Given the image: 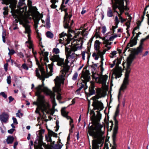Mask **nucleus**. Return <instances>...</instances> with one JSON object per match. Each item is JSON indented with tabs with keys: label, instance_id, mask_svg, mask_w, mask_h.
<instances>
[{
	"label": "nucleus",
	"instance_id": "nucleus-52",
	"mask_svg": "<svg viewBox=\"0 0 149 149\" xmlns=\"http://www.w3.org/2000/svg\"><path fill=\"white\" fill-rule=\"evenodd\" d=\"M119 23V21L118 19V17L117 16L115 17V25H118Z\"/></svg>",
	"mask_w": 149,
	"mask_h": 149
},
{
	"label": "nucleus",
	"instance_id": "nucleus-29",
	"mask_svg": "<svg viewBox=\"0 0 149 149\" xmlns=\"http://www.w3.org/2000/svg\"><path fill=\"white\" fill-rule=\"evenodd\" d=\"M100 42L99 40H96L95 41L94 45V48L95 50L97 51V52H98V51H100L99 50V47H100Z\"/></svg>",
	"mask_w": 149,
	"mask_h": 149
},
{
	"label": "nucleus",
	"instance_id": "nucleus-11",
	"mask_svg": "<svg viewBox=\"0 0 149 149\" xmlns=\"http://www.w3.org/2000/svg\"><path fill=\"white\" fill-rule=\"evenodd\" d=\"M25 0H19L17 8L21 15L23 16L26 12L27 6L24 4Z\"/></svg>",
	"mask_w": 149,
	"mask_h": 149
},
{
	"label": "nucleus",
	"instance_id": "nucleus-38",
	"mask_svg": "<svg viewBox=\"0 0 149 149\" xmlns=\"http://www.w3.org/2000/svg\"><path fill=\"white\" fill-rule=\"evenodd\" d=\"M118 6H113V10L114 11V12L116 13L118 15V17H119V19L120 18L122 17L121 16V13H119L116 10V9L117 8Z\"/></svg>",
	"mask_w": 149,
	"mask_h": 149
},
{
	"label": "nucleus",
	"instance_id": "nucleus-42",
	"mask_svg": "<svg viewBox=\"0 0 149 149\" xmlns=\"http://www.w3.org/2000/svg\"><path fill=\"white\" fill-rule=\"evenodd\" d=\"M111 43L112 42H109V41L106 45H105V47L107 48L106 49H107V51L109 50L111 48V47L109 46L111 45Z\"/></svg>",
	"mask_w": 149,
	"mask_h": 149
},
{
	"label": "nucleus",
	"instance_id": "nucleus-60",
	"mask_svg": "<svg viewBox=\"0 0 149 149\" xmlns=\"http://www.w3.org/2000/svg\"><path fill=\"white\" fill-rule=\"evenodd\" d=\"M141 23H140L139 24H137V26L135 27L134 28V31H135L137 29H139V26L141 25Z\"/></svg>",
	"mask_w": 149,
	"mask_h": 149
},
{
	"label": "nucleus",
	"instance_id": "nucleus-13",
	"mask_svg": "<svg viewBox=\"0 0 149 149\" xmlns=\"http://www.w3.org/2000/svg\"><path fill=\"white\" fill-rule=\"evenodd\" d=\"M103 68H102L101 69V74L100 76L99 77L97 82L100 84H101L103 86H105L106 85L107 80V79L108 76L106 74L104 75H102V72L103 71Z\"/></svg>",
	"mask_w": 149,
	"mask_h": 149
},
{
	"label": "nucleus",
	"instance_id": "nucleus-62",
	"mask_svg": "<svg viewBox=\"0 0 149 149\" xmlns=\"http://www.w3.org/2000/svg\"><path fill=\"white\" fill-rule=\"evenodd\" d=\"M102 32L103 33H104L106 31V29L105 26H104L102 28Z\"/></svg>",
	"mask_w": 149,
	"mask_h": 149
},
{
	"label": "nucleus",
	"instance_id": "nucleus-56",
	"mask_svg": "<svg viewBox=\"0 0 149 149\" xmlns=\"http://www.w3.org/2000/svg\"><path fill=\"white\" fill-rule=\"evenodd\" d=\"M15 53V51L13 49H11L10 52H9L8 54L10 55H13Z\"/></svg>",
	"mask_w": 149,
	"mask_h": 149
},
{
	"label": "nucleus",
	"instance_id": "nucleus-27",
	"mask_svg": "<svg viewBox=\"0 0 149 149\" xmlns=\"http://www.w3.org/2000/svg\"><path fill=\"white\" fill-rule=\"evenodd\" d=\"M113 74L115 76V78L116 79H117L118 78H119L122 75L121 72L118 70H116L114 71Z\"/></svg>",
	"mask_w": 149,
	"mask_h": 149
},
{
	"label": "nucleus",
	"instance_id": "nucleus-14",
	"mask_svg": "<svg viewBox=\"0 0 149 149\" xmlns=\"http://www.w3.org/2000/svg\"><path fill=\"white\" fill-rule=\"evenodd\" d=\"M92 105L94 110H98L101 111L104 108L103 104L100 101L98 100H95L93 102Z\"/></svg>",
	"mask_w": 149,
	"mask_h": 149
},
{
	"label": "nucleus",
	"instance_id": "nucleus-28",
	"mask_svg": "<svg viewBox=\"0 0 149 149\" xmlns=\"http://www.w3.org/2000/svg\"><path fill=\"white\" fill-rule=\"evenodd\" d=\"M86 54L87 56V58L89 60L90 56V54L89 53V51L87 52H83L81 53L82 59L83 60H85V54Z\"/></svg>",
	"mask_w": 149,
	"mask_h": 149
},
{
	"label": "nucleus",
	"instance_id": "nucleus-36",
	"mask_svg": "<svg viewBox=\"0 0 149 149\" xmlns=\"http://www.w3.org/2000/svg\"><path fill=\"white\" fill-rule=\"evenodd\" d=\"M46 35L47 38L50 39L53 38L54 37L53 33L49 31L46 32Z\"/></svg>",
	"mask_w": 149,
	"mask_h": 149
},
{
	"label": "nucleus",
	"instance_id": "nucleus-34",
	"mask_svg": "<svg viewBox=\"0 0 149 149\" xmlns=\"http://www.w3.org/2000/svg\"><path fill=\"white\" fill-rule=\"evenodd\" d=\"M29 8L31 12L33 14H35L37 12V9L36 7H29Z\"/></svg>",
	"mask_w": 149,
	"mask_h": 149
},
{
	"label": "nucleus",
	"instance_id": "nucleus-63",
	"mask_svg": "<svg viewBox=\"0 0 149 149\" xmlns=\"http://www.w3.org/2000/svg\"><path fill=\"white\" fill-rule=\"evenodd\" d=\"M15 129L13 128L11 129L8 130V132L10 134H12L15 130Z\"/></svg>",
	"mask_w": 149,
	"mask_h": 149
},
{
	"label": "nucleus",
	"instance_id": "nucleus-16",
	"mask_svg": "<svg viewBox=\"0 0 149 149\" xmlns=\"http://www.w3.org/2000/svg\"><path fill=\"white\" fill-rule=\"evenodd\" d=\"M137 39L135 38L134 37L133 38L132 36L130 42L128 44L126 47L125 48L124 50V52H125L130 47H132L134 45H136L137 44Z\"/></svg>",
	"mask_w": 149,
	"mask_h": 149
},
{
	"label": "nucleus",
	"instance_id": "nucleus-2",
	"mask_svg": "<svg viewBox=\"0 0 149 149\" xmlns=\"http://www.w3.org/2000/svg\"><path fill=\"white\" fill-rule=\"evenodd\" d=\"M40 86L37 88V92L36 93V95L37 96V101L34 102L33 104L38 106L35 112L36 113H39V110L42 111H47L49 107V104L48 102L45 99V96L40 94L41 90Z\"/></svg>",
	"mask_w": 149,
	"mask_h": 149
},
{
	"label": "nucleus",
	"instance_id": "nucleus-3",
	"mask_svg": "<svg viewBox=\"0 0 149 149\" xmlns=\"http://www.w3.org/2000/svg\"><path fill=\"white\" fill-rule=\"evenodd\" d=\"M83 42V38L81 37L77 39L74 40L71 45L65 46V51L68 58L70 57L73 58L75 57L74 52L81 49Z\"/></svg>",
	"mask_w": 149,
	"mask_h": 149
},
{
	"label": "nucleus",
	"instance_id": "nucleus-46",
	"mask_svg": "<svg viewBox=\"0 0 149 149\" xmlns=\"http://www.w3.org/2000/svg\"><path fill=\"white\" fill-rule=\"evenodd\" d=\"M66 33H65L64 32H62L59 35L60 38H62L63 37L65 38H66Z\"/></svg>",
	"mask_w": 149,
	"mask_h": 149
},
{
	"label": "nucleus",
	"instance_id": "nucleus-17",
	"mask_svg": "<svg viewBox=\"0 0 149 149\" xmlns=\"http://www.w3.org/2000/svg\"><path fill=\"white\" fill-rule=\"evenodd\" d=\"M95 87L94 84L93 83L91 82V85L89 88V92L85 91V93L88 97L93 95L95 93V91L94 89Z\"/></svg>",
	"mask_w": 149,
	"mask_h": 149
},
{
	"label": "nucleus",
	"instance_id": "nucleus-25",
	"mask_svg": "<svg viewBox=\"0 0 149 149\" xmlns=\"http://www.w3.org/2000/svg\"><path fill=\"white\" fill-rule=\"evenodd\" d=\"M107 51V49H104L103 52H101L100 51H98V52H97V55L100 56L101 58V61H103L104 60L103 55L105 54L106 51Z\"/></svg>",
	"mask_w": 149,
	"mask_h": 149
},
{
	"label": "nucleus",
	"instance_id": "nucleus-32",
	"mask_svg": "<svg viewBox=\"0 0 149 149\" xmlns=\"http://www.w3.org/2000/svg\"><path fill=\"white\" fill-rule=\"evenodd\" d=\"M14 140V138L13 136H10L7 137L6 141L8 144H11L13 143Z\"/></svg>",
	"mask_w": 149,
	"mask_h": 149
},
{
	"label": "nucleus",
	"instance_id": "nucleus-48",
	"mask_svg": "<svg viewBox=\"0 0 149 149\" xmlns=\"http://www.w3.org/2000/svg\"><path fill=\"white\" fill-rule=\"evenodd\" d=\"M117 52L116 51H114L112 52L110 54L111 55L110 56L111 58H113L114 56L116 54Z\"/></svg>",
	"mask_w": 149,
	"mask_h": 149
},
{
	"label": "nucleus",
	"instance_id": "nucleus-53",
	"mask_svg": "<svg viewBox=\"0 0 149 149\" xmlns=\"http://www.w3.org/2000/svg\"><path fill=\"white\" fill-rule=\"evenodd\" d=\"M28 34V40L27 41H26V43H27V42H31V41H32L31 40V35H30V33H27Z\"/></svg>",
	"mask_w": 149,
	"mask_h": 149
},
{
	"label": "nucleus",
	"instance_id": "nucleus-5",
	"mask_svg": "<svg viewBox=\"0 0 149 149\" xmlns=\"http://www.w3.org/2000/svg\"><path fill=\"white\" fill-rule=\"evenodd\" d=\"M133 59V57L132 56L127 58V67L126 72L125 74V77L124 78L123 83L120 87L118 96V99L120 95V92L121 91L124 92L127 86L129 84V75L131 71L130 65Z\"/></svg>",
	"mask_w": 149,
	"mask_h": 149
},
{
	"label": "nucleus",
	"instance_id": "nucleus-40",
	"mask_svg": "<svg viewBox=\"0 0 149 149\" xmlns=\"http://www.w3.org/2000/svg\"><path fill=\"white\" fill-rule=\"evenodd\" d=\"M42 54L44 57V59L45 60L47 59V56L48 55V53L47 52H43V51H41V53L40 54V55Z\"/></svg>",
	"mask_w": 149,
	"mask_h": 149
},
{
	"label": "nucleus",
	"instance_id": "nucleus-39",
	"mask_svg": "<svg viewBox=\"0 0 149 149\" xmlns=\"http://www.w3.org/2000/svg\"><path fill=\"white\" fill-rule=\"evenodd\" d=\"M52 52L53 54H58L60 53L59 49L57 48H54L52 50Z\"/></svg>",
	"mask_w": 149,
	"mask_h": 149
},
{
	"label": "nucleus",
	"instance_id": "nucleus-59",
	"mask_svg": "<svg viewBox=\"0 0 149 149\" xmlns=\"http://www.w3.org/2000/svg\"><path fill=\"white\" fill-rule=\"evenodd\" d=\"M52 4L51 5L50 7L52 8L55 9L57 7V6L56 5L55 3H52Z\"/></svg>",
	"mask_w": 149,
	"mask_h": 149
},
{
	"label": "nucleus",
	"instance_id": "nucleus-51",
	"mask_svg": "<svg viewBox=\"0 0 149 149\" xmlns=\"http://www.w3.org/2000/svg\"><path fill=\"white\" fill-rule=\"evenodd\" d=\"M7 83L8 84H11V77L10 75L8 76L7 79Z\"/></svg>",
	"mask_w": 149,
	"mask_h": 149
},
{
	"label": "nucleus",
	"instance_id": "nucleus-24",
	"mask_svg": "<svg viewBox=\"0 0 149 149\" xmlns=\"http://www.w3.org/2000/svg\"><path fill=\"white\" fill-rule=\"evenodd\" d=\"M42 139V135H40V141H39V143L36 146L34 145L35 147V149H43L42 148V144L41 143V140Z\"/></svg>",
	"mask_w": 149,
	"mask_h": 149
},
{
	"label": "nucleus",
	"instance_id": "nucleus-41",
	"mask_svg": "<svg viewBox=\"0 0 149 149\" xmlns=\"http://www.w3.org/2000/svg\"><path fill=\"white\" fill-rule=\"evenodd\" d=\"M53 63H52V65L51 64H49L48 65V68L50 70V71L49 73L47 74H48L49 75L52 74V73L53 72Z\"/></svg>",
	"mask_w": 149,
	"mask_h": 149
},
{
	"label": "nucleus",
	"instance_id": "nucleus-10",
	"mask_svg": "<svg viewBox=\"0 0 149 149\" xmlns=\"http://www.w3.org/2000/svg\"><path fill=\"white\" fill-rule=\"evenodd\" d=\"M19 24L23 25V26L25 28L24 33H31L30 26L28 24L29 22L28 20L25 18H23L19 19Z\"/></svg>",
	"mask_w": 149,
	"mask_h": 149
},
{
	"label": "nucleus",
	"instance_id": "nucleus-26",
	"mask_svg": "<svg viewBox=\"0 0 149 149\" xmlns=\"http://www.w3.org/2000/svg\"><path fill=\"white\" fill-rule=\"evenodd\" d=\"M143 47L139 46L136 49H135L134 53V54L137 55L139 53H141L143 51Z\"/></svg>",
	"mask_w": 149,
	"mask_h": 149
},
{
	"label": "nucleus",
	"instance_id": "nucleus-6",
	"mask_svg": "<svg viewBox=\"0 0 149 149\" xmlns=\"http://www.w3.org/2000/svg\"><path fill=\"white\" fill-rule=\"evenodd\" d=\"M62 78L57 76L56 78L54 79L55 82V86L53 87V90L54 92H56L57 93V99L58 100L61 99L62 97L61 96V94L59 93L61 89L60 88V86L62 81Z\"/></svg>",
	"mask_w": 149,
	"mask_h": 149
},
{
	"label": "nucleus",
	"instance_id": "nucleus-22",
	"mask_svg": "<svg viewBox=\"0 0 149 149\" xmlns=\"http://www.w3.org/2000/svg\"><path fill=\"white\" fill-rule=\"evenodd\" d=\"M97 95L100 97H104L106 95V92L104 90L98 88L97 90Z\"/></svg>",
	"mask_w": 149,
	"mask_h": 149
},
{
	"label": "nucleus",
	"instance_id": "nucleus-37",
	"mask_svg": "<svg viewBox=\"0 0 149 149\" xmlns=\"http://www.w3.org/2000/svg\"><path fill=\"white\" fill-rule=\"evenodd\" d=\"M108 10L107 12V15L108 17H111L113 15V13L112 10L110 8H108Z\"/></svg>",
	"mask_w": 149,
	"mask_h": 149
},
{
	"label": "nucleus",
	"instance_id": "nucleus-47",
	"mask_svg": "<svg viewBox=\"0 0 149 149\" xmlns=\"http://www.w3.org/2000/svg\"><path fill=\"white\" fill-rule=\"evenodd\" d=\"M56 129L55 130V131L57 132L58 130L59 127V122L58 120H56Z\"/></svg>",
	"mask_w": 149,
	"mask_h": 149
},
{
	"label": "nucleus",
	"instance_id": "nucleus-23",
	"mask_svg": "<svg viewBox=\"0 0 149 149\" xmlns=\"http://www.w3.org/2000/svg\"><path fill=\"white\" fill-rule=\"evenodd\" d=\"M8 117L7 113H3L0 116V119L2 122L6 123L8 120Z\"/></svg>",
	"mask_w": 149,
	"mask_h": 149
},
{
	"label": "nucleus",
	"instance_id": "nucleus-35",
	"mask_svg": "<svg viewBox=\"0 0 149 149\" xmlns=\"http://www.w3.org/2000/svg\"><path fill=\"white\" fill-rule=\"evenodd\" d=\"M45 26L47 28H49L50 27V20L48 18H47L46 19V24L45 25Z\"/></svg>",
	"mask_w": 149,
	"mask_h": 149
},
{
	"label": "nucleus",
	"instance_id": "nucleus-45",
	"mask_svg": "<svg viewBox=\"0 0 149 149\" xmlns=\"http://www.w3.org/2000/svg\"><path fill=\"white\" fill-rule=\"evenodd\" d=\"M13 16V17H14L15 18V21L13 22V23H17L18 22V21L17 20V19H18V16L17 15L15 14H14Z\"/></svg>",
	"mask_w": 149,
	"mask_h": 149
},
{
	"label": "nucleus",
	"instance_id": "nucleus-1",
	"mask_svg": "<svg viewBox=\"0 0 149 149\" xmlns=\"http://www.w3.org/2000/svg\"><path fill=\"white\" fill-rule=\"evenodd\" d=\"M88 132L90 136L95 139L92 141V149H99V146L98 145L103 143L104 141V132L101 130V128L96 126L90 127Z\"/></svg>",
	"mask_w": 149,
	"mask_h": 149
},
{
	"label": "nucleus",
	"instance_id": "nucleus-33",
	"mask_svg": "<svg viewBox=\"0 0 149 149\" xmlns=\"http://www.w3.org/2000/svg\"><path fill=\"white\" fill-rule=\"evenodd\" d=\"M92 73L93 78V79H95V80L97 81L100 75H99L98 74L93 72H92Z\"/></svg>",
	"mask_w": 149,
	"mask_h": 149
},
{
	"label": "nucleus",
	"instance_id": "nucleus-57",
	"mask_svg": "<svg viewBox=\"0 0 149 149\" xmlns=\"http://www.w3.org/2000/svg\"><path fill=\"white\" fill-rule=\"evenodd\" d=\"M149 38V36H147L145 38H143L142 39H141L140 41H141V42H143H143L146 40L147 39H148Z\"/></svg>",
	"mask_w": 149,
	"mask_h": 149
},
{
	"label": "nucleus",
	"instance_id": "nucleus-61",
	"mask_svg": "<svg viewBox=\"0 0 149 149\" xmlns=\"http://www.w3.org/2000/svg\"><path fill=\"white\" fill-rule=\"evenodd\" d=\"M18 55L20 58H23L24 57V55L22 53L20 52L18 53Z\"/></svg>",
	"mask_w": 149,
	"mask_h": 149
},
{
	"label": "nucleus",
	"instance_id": "nucleus-50",
	"mask_svg": "<svg viewBox=\"0 0 149 149\" xmlns=\"http://www.w3.org/2000/svg\"><path fill=\"white\" fill-rule=\"evenodd\" d=\"M81 35L82 36H87V33L86 31V29H85L81 31Z\"/></svg>",
	"mask_w": 149,
	"mask_h": 149
},
{
	"label": "nucleus",
	"instance_id": "nucleus-4",
	"mask_svg": "<svg viewBox=\"0 0 149 149\" xmlns=\"http://www.w3.org/2000/svg\"><path fill=\"white\" fill-rule=\"evenodd\" d=\"M65 54L67 59L65 60V62H64V59L59 57V55L54 54L50 58V59L53 62L56 61L57 62V65H58L63 67V68L61 70L62 74V77L65 76L66 73L68 72L69 69V66L68 65L69 62L68 59L70 58H72L70 57L68 58L66 52Z\"/></svg>",
	"mask_w": 149,
	"mask_h": 149
},
{
	"label": "nucleus",
	"instance_id": "nucleus-15",
	"mask_svg": "<svg viewBox=\"0 0 149 149\" xmlns=\"http://www.w3.org/2000/svg\"><path fill=\"white\" fill-rule=\"evenodd\" d=\"M97 112V116H95V113L94 112L93 115L91 117L92 121L94 123H96L98 122L101 118V114L100 113V112L98 111Z\"/></svg>",
	"mask_w": 149,
	"mask_h": 149
},
{
	"label": "nucleus",
	"instance_id": "nucleus-49",
	"mask_svg": "<svg viewBox=\"0 0 149 149\" xmlns=\"http://www.w3.org/2000/svg\"><path fill=\"white\" fill-rule=\"evenodd\" d=\"M63 11L65 12V15L64 18L68 17H69L70 14L69 15L67 12V9H64Z\"/></svg>",
	"mask_w": 149,
	"mask_h": 149
},
{
	"label": "nucleus",
	"instance_id": "nucleus-21",
	"mask_svg": "<svg viewBox=\"0 0 149 149\" xmlns=\"http://www.w3.org/2000/svg\"><path fill=\"white\" fill-rule=\"evenodd\" d=\"M118 133V130H113L112 135V138L113 146L111 149H116L117 145L116 143V135Z\"/></svg>",
	"mask_w": 149,
	"mask_h": 149
},
{
	"label": "nucleus",
	"instance_id": "nucleus-43",
	"mask_svg": "<svg viewBox=\"0 0 149 149\" xmlns=\"http://www.w3.org/2000/svg\"><path fill=\"white\" fill-rule=\"evenodd\" d=\"M78 74L77 72H75L73 74L72 77V79L74 81H76L77 79Z\"/></svg>",
	"mask_w": 149,
	"mask_h": 149
},
{
	"label": "nucleus",
	"instance_id": "nucleus-7",
	"mask_svg": "<svg viewBox=\"0 0 149 149\" xmlns=\"http://www.w3.org/2000/svg\"><path fill=\"white\" fill-rule=\"evenodd\" d=\"M44 75H42V74L41 73V75H40L39 72V70L37 68L36 69V76H37L38 78H39L40 79L42 80V85H39L38 87H36V91L35 93V94H36V93L37 92V88H38L39 86H41V91L40 92V93H41L42 92H43V89L45 88H46L48 89L46 87H44V81L45 80V78H47L51 76L52 75V74H51L49 75L48 74H46L45 73V72L44 70Z\"/></svg>",
	"mask_w": 149,
	"mask_h": 149
},
{
	"label": "nucleus",
	"instance_id": "nucleus-31",
	"mask_svg": "<svg viewBox=\"0 0 149 149\" xmlns=\"http://www.w3.org/2000/svg\"><path fill=\"white\" fill-rule=\"evenodd\" d=\"M36 64L38 65V67L39 69L40 70V71L41 73L42 74V75H44V69L43 67L40 64L38 61H37L36 62Z\"/></svg>",
	"mask_w": 149,
	"mask_h": 149
},
{
	"label": "nucleus",
	"instance_id": "nucleus-12",
	"mask_svg": "<svg viewBox=\"0 0 149 149\" xmlns=\"http://www.w3.org/2000/svg\"><path fill=\"white\" fill-rule=\"evenodd\" d=\"M44 92L47 95H49L50 97L51 100L53 104L52 108L54 109V107L57 105L55 101V94L50 90L46 88H45L43 89Z\"/></svg>",
	"mask_w": 149,
	"mask_h": 149
},
{
	"label": "nucleus",
	"instance_id": "nucleus-20",
	"mask_svg": "<svg viewBox=\"0 0 149 149\" xmlns=\"http://www.w3.org/2000/svg\"><path fill=\"white\" fill-rule=\"evenodd\" d=\"M119 112V110L116 109L114 116L113 117V120L114 121V127L113 130H118V121L116 119V117L118 115Z\"/></svg>",
	"mask_w": 149,
	"mask_h": 149
},
{
	"label": "nucleus",
	"instance_id": "nucleus-54",
	"mask_svg": "<svg viewBox=\"0 0 149 149\" xmlns=\"http://www.w3.org/2000/svg\"><path fill=\"white\" fill-rule=\"evenodd\" d=\"M0 95L1 96H2L5 98H6L7 97V95L3 92H2L0 93Z\"/></svg>",
	"mask_w": 149,
	"mask_h": 149
},
{
	"label": "nucleus",
	"instance_id": "nucleus-55",
	"mask_svg": "<svg viewBox=\"0 0 149 149\" xmlns=\"http://www.w3.org/2000/svg\"><path fill=\"white\" fill-rule=\"evenodd\" d=\"M22 67L25 70H28L29 68L25 63H24L22 65Z\"/></svg>",
	"mask_w": 149,
	"mask_h": 149
},
{
	"label": "nucleus",
	"instance_id": "nucleus-9",
	"mask_svg": "<svg viewBox=\"0 0 149 149\" xmlns=\"http://www.w3.org/2000/svg\"><path fill=\"white\" fill-rule=\"evenodd\" d=\"M89 74V71L87 70H86L85 72H84L82 74V78L83 79V82L85 84V86L84 84H81L80 87L77 89L79 92L81 89L83 88H84V90L87 88L88 86L86 85V82L89 81L90 79Z\"/></svg>",
	"mask_w": 149,
	"mask_h": 149
},
{
	"label": "nucleus",
	"instance_id": "nucleus-19",
	"mask_svg": "<svg viewBox=\"0 0 149 149\" xmlns=\"http://www.w3.org/2000/svg\"><path fill=\"white\" fill-rule=\"evenodd\" d=\"M65 108L64 107L61 110V113L62 115L65 117L67 119H70V125L71 126V124L73 123V119L70 117L68 116V112L65 111Z\"/></svg>",
	"mask_w": 149,
	"mask_h": 149
},
{
	"label": "nucleus",
	"instance_id": "nucleus-18",
	"mask_svg": "<svg viewBox=\"0 0 149 149\" xmlns=\"http://www.w3.org/2000/svg\"><path fill=\"white\" fill-rule=\"evenodd\" d=\"M57 134L53 132L51 130H49L48 132V136L47 135L45 136L46 140L47 141L51 142L52 141L51 137L53 136L54 137H57Z\"/></svg>",
	"mask_w": 149,
	"mask_h": 149
},
{
	"label": "nucleus",
	"instance_id": "nucleus-44",
	"mask_svg": "<svg viewBox=\"0 0 149 149\" xmlns=\"http://www.w3.org/2000/svg\"><path fill=\"white\" fill-rule=\"evenodd\" d=\"M8 7H4L3 8V10L4 11L3 12V14L4 15H7L8 14Z\"/></svg>",
	"mask_w": 149,
	"mask_h": 149
},
{
	"label": "nucleus",
	"instance_id": "nucleus-30",
	"mask_svg": "<svg viewBox=\"0 0 149 149\" xmlns=\"http://www.w3.org/2000/svg\"><path fill=\"white\" fill-rule=\"evenodd\" d=\"M72 37V35L70 33H69L68 35L66 34V38H65V39L67 42V44L65 46H68V44H69L70 41L72 39L71 38Z\"/></svg>",
	"mask_w": 149,
	"mask_h": 149
},
{
	"label": "nucleus",
	"instance_id": "nucleus-58",
	"mask_svg": "<svg viewBox=\"0 0 149 149\" xmlns=\"http://www.w3.org/2000/svg\"><path fill=\"white\" fill-rule=\"evenodd\" d=\"M27 43H28L29 44V49H33V45L32 44V41L30 42H27Z\"/></svg>",
	"mask_w": 149,
	"mask_h": 149
},
{
	"label": "nucleus",
	"instance_id": "nucleus-64",
	"mask_svg": "<svg viewBox=\"0 0 149 149\" xmlns=\"http://www.w3.org/2000/svg\"><path fill=\"white\" fill-rule=\"evenodd\" d=\"M38 22L36 21H35L34 22V28L36 29V30L38 27Z\"/></svg>",
	"mask_w": 149,
	"mask_h": 149
},
{
	"label": "nucleus",
	"instance_id": "nucleus-8",
	"mask_svg": "<svg viewBox=\"0 0 149 149\" xmlns=\"http://www.w3.org/2000/svg\"><path fill=\"white\" fill-rule=\"evenodd\" d=\"M72 15L71 12H70V15L68 17L64 18V27L65 28H67L69 29L70 32L72 33L74 31L70 30V29L73 27V21L71 20L70 18L72 17Z\"/></svg>",
	"mask_w": 149,
	"mask_h": 149
}]
</instances>
